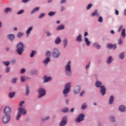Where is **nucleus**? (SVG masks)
<instances>
[{
    "instance_id": "1",
    "label": "nucleus",
    "mask_w": 126,
    "mask_h": 126,
    "mask_svg": "<svg viewBox=\"0 0 126 126\" xmlns=\"http://www.w3.org/2000/svg\"><path fill=\"white\" fill-rule=\"evenodd\" d=\"M27 114V111H26V110L22 107H19L18 108V113L17 114V117H16V120L18 121L19 119L20 118V117H21L22 115H26Z\"/></svg>"
},
{
    "instance_id": "2",
    "label": "nucleus",
    "mask_w": 126,
    "mask_h": 126,
    "mask_svg": "<svg viewBox=\"0 0 126 126\" xmlns=\"http://www.w3.org/2000/svg\"><path fill=\"white\" fill-rule=\"evenodd\" d=\"M23 48H24V45L22 42L19 43L17 45V52L18 55L22 54V53H23V51H24Z\"/></svg>"
},
{
    "instance_id": "3",
    "label": "nucleus",
    "mask_w": 126,
    "mask_h": 126,
    "mask_svg": "<svg viewBox=\"0 0 126 126\" xmlns=\"http://www.w3.org/2000/svg\"><path fill=\"white\" fill-rule=\"evenodd\" d=\"M70 61H69L65 66V72L68 76L71 75V69H70Z\"/></svg>"
},
{
    "instance_id": "4",
    "label": "nucleus",
    "mask_w": 126,
    "mask_h": 126,
    "mask_svg": "<svg viewBox=\"0 0 126 126\" xmlns=\"http://www.w3.org/2000/svg\"><path fill=\"white\" fill-rule=\"evenodd\" d=\"M70 86H71L70 83H68L65 85V88L63 91V94L64 95L65 97L67 96V93H69V91H70Z\"/></svg>"
},
{
    "instance_id": "5",
    "label": "nucleus",
    "mask_w": 126,
    "mask_h": 126,
    "mask_svg": "<svg viewBox=\"0 0 126 126\" xmlns=\"http://www.w3.org/2000/svg\"><path fill=\"white\" fill-rule=\"evenodd\" d=\"M10 121V115H4L2 119V123L5 125L7 124Z\"/></svg>"
},
{
    "instance_id": "6",
    "label": "nucleus",
    "mask_w": 126,
    "mask_h": 126,
    "mask_svg": "<svg viewBox=\"0 0 126 126\" xmlns=\"http://www.w3.org/2000/svg\"><path fill=\"white\" fill-rule=\"evenodd\" d=\"M38 93L39 94L38 98H41V97H43V96L46 95V91L44 89L41 88L39 89Z\"/></svg>"
},
{
    "instance_id": "7",
    "label": "nucleus",
    "mask_w": 126,
    "mask_h": 126,
    "mask_svg": "<svg viewBox=\"0 0 126 126\" xmlns=\"http://www.w3.org/2000/svg\"><path fill=\"white\" fill-rule=\"evenodd\" d=\"M3 113L5 115H9L11 113V108L8 106H6L3 109Z\"/></svg>"
},
{
    "instance_id": "8",
    "label": "nucleus",
    "mask_w": 126,
    "mask_h": 126,
    "mask_svg": "<svg viewBox=\"0 0 126 126\" xmlns=\"http://www.w3.org/2000/svg\"><path fill=\"white\" fill-rule=\"evenodd\" d=\"M60 56V52L57 49H54L53 52V58H55L56 59L57 58H59V56Z\"/></svg>"
},
{
    "instance_id": "9",
    "label": "nucleus",
    "mask_w": 126,
    "mask_h": 126,
    "mask_svg": "<svg viewBox=\"0 0 126 126\" xmlns=\"http://www.w3.org/2000/svg\"><path fill=\"white\" fill-rule=\"evenodd\" d=\"M66 119H67L66 117H64L62 119V121L60 123V126H65V125H66Z\"/></svg>"
},
{
    "instance_id": "10",
    "label": "nucleus",
    "mask_w": 126,
    "mask_h": 126,
    "mask_svg": "<svg viewBox=\"0 0 126 126\" xmlns=\"http://www.w3.org/2000/svg\"><path fill=\"white\" fill-rule=\"evenodd\" d=\"M84 120V115L81 114L79 115L78 118L76 119V121L78 123H79Z\"/></svg>"
},
{
    "instance_id": "11",
    "label": "nucleus",
    "mask_w": 126,
    "mask_h": 126,
    "mask_svg": "<svg viewBox=\"0 0 126 126\" xmlns=\"http://www.w3.org/2000/svg\"><path fill=\"white\" fill-rule=\"evenodd\" d=\"M100 93L102 96H104V95L106 94V88H105V86H102L100 87Z\"/></svg>"
},
{
    "instance_id": "12",
    "label": "nucleus",
    "mask_w": 126,
    "mask_h": 126,
    "mask_svg": "<svg viewBox=\"0 0 126 126\" xmlns=\"http://www.w3.org/2000/svg\"><path fill=\"white\" fill-rule=\"evenodd\" d=\"M107 47L108 48V49H113V50H115V49H117V45H113L112 43H109L107 44Z\"/></svg>"
},
{
    "instance_id": "13",
    "label": "nucleus",
    "mask_w": 126,
    "mask_h": 126,
    "mask_svg": "<svg viewBox=\"0 0 126 126\" xmlns=\"http://www.w3.org/2000/svg\"><path fill=\"white\" fill-rule=\"evenodd\" d=\"M80 87L79 86H77L75 88V90L74 91V93L75 94H77L80 92Z\"/></svg>"
},
{
    "instance_id": "14",
    "label": "nucleus",
    "mask_w": 126,
    "mask_h": 126,
    "mask_svg": "<svg viewBox=\"0 0 126 126\" xmlns=\"http://www.w3.org/2000/svg\"><path fill=\"white\" fill-rule=\"evenodd\" d=\"M7 38L11 41H12V40H14V38H15V36L13 34H10L7 35Z\"/></svg>"
},
{
    "instance_id": "15",
    "label": "nucleus",
    "mask_w": 126,
    "mask_h": 126,
    "mask_svg": "<svg viewBox=\"0 0 126 126\" xmlns=\"http://www.w3.org/2000/svg\"><path fill=\"white\" fill-rule=\"evenodd\" d=\"M32 29H33V27H31L27 30L26 34H27V37H28L29 36L30 32H31V31H32Z\"/></svg>"
},
{
    "instance_id": "16",
    "label": "nucleus",
    "mask_w": 126,
    "mask_h": 126,
    "mask_svg": "<svg viewBox=\"0 0 126 126\" xmlns=\"http://www.w3.org/2000/svg\"><path fill=\"white\" fill-rule=\"evenodd\" d=\"M44 82H48L49 80L52 79V78L51 77H47V76H45L44 77Z\"/></svg>"
},
{
    "instance_id": "17",
    "label": "nucleus",
    "mask_w": 126,
    "mask_h": 126,
    "mask_svg": "<svg viewBox=\"0 0 126 126\" xmlns=\"http://www.w3.org/2000/svg\"><path fill=\"white\" fill-rule=\"evenodd\" d=\"M113 102H114V96L111 95L109 98V105H112V104H113Z\"/></svg>"
},
{
    "instance_id": "18",
    "label": "nucleus",
    "mask_w": 126,
    "mask_h": 126,
    "mask_svg": "<svg viewBox=\"0 0 126 126\" xmlns=\"http://www.w3.org/2000/svg\"><path fill=\"white\" fill-rule=\"evenodd\" d=\"M85 42L86 43L87 46H90V41L87 38V37H85Z\"/></svg>"
},
{
    "instance_id": "19",
    "label": "nucleus",
    "mask_w": 126,
    "mask_h": 126,
    "mask_svg": "<svg viewBox=\"0 0 126 126\" xmlns=\"http://www.w3.org/2000/svg\"><path fill=\"white\" fill-rule=\"evenodd\" d=\"M15 95V92H12L9 93V98H13Z\"/></svg>"
},
{
    "instance_id": "20",
    "label": "nucleus",
    "mask_w": 126,
    "mask_h": 126,
    "mask_svg": "<svg viewBox=\"0 0 126 126\" xmlns=\"http://www.w3.org/2000/svg\"><path fill=\"white\" fill-rule=\"evenodd\" d=\"M99 16V14L98 13V10H95L92 14V16Z\"/></svg>"
},
{
    "instance_id": "21",
    "label": "nucleus",
    "mask_w": 126,
    "mask_h": 126,
    "mask_svg": "<svg viewBox=\"0 0 126 126\" xmlns=\"http://www.w3.org/2000/svg\"><path fill=\"white\" fill-rule=\"evenodd\" d=\"M119 111H120V112H125V111H126V108H125V106L123 105H121L119 107Z\"/></svg>"
},
{
    "instance_id": "22",
    "label": "nucleus",
    "mask_w": 126,
    "mask_h": 126,
    "mask_svg": "<svg viewBox=\"0 0 126 126\" xmlns=\"http://www.w3.org/2000/svg\"><path fill=\"white\" fill-rule=\"evenodd\" d=\"M81 34H79V36L77 37L76 40L78 42H82V38Z\"/></svg>"
},
{
    "instance_id": "23",
    "label": "nucleus",
    "mask_w": 126,
    "mask_h": 126,
    "mask_svg": "<svg viewBox=\"0 0 126 126\" xmlns=\"http://www.w3.org/2000/svg\"><path fill=\"white\" fill-rule=\"evenodd\" d=\"M50 58H47L43 61V63H44V64H45V65H47V64H48V63H49V62H50Z\"/></svg>"
},
{
    "instance_id": "24",
    "label": "nucleus",
    "mask_w": 126,
    "mask_h": 126,
    "mask_svg": "<svg viewBox=\"0 0 126 126\" xmlns=\"http://www.w3.org/2000/svg\"><path fill=\"white\" fill-rule=\"evenodd\" d=\"M40 9V8L39 7H36L34 8L31 12V14H32V13H34V12H36V11H38Z\"/></svg>"
},
{
    "instance_id": "25",
    "label": "nucleus",
    "mask_w": 126,
    "mask_h": 126,
    "mask_svg": "<svg viewBox=\"0 0 126 126\" xmlns=\"http://www.w3.org/2000/svg\"><path fill=\"white\" fill-rule=\"evenodd\" d=\"M63 29H64V26L63 25L59 26L57 28V30H63Z\"/></svg>"
},
{
    "instance_id": "26",
    "label": "nucleus",
    "mask_w": 126,
    "mask_h": 126,
    "mask_svg": "<svg viewBox=\"0 0 126 126\" xmlns=\"http://www.w3.org/2000/svg\"><path fill=\"white\" fill-rule=\"evenodd\" d=\"M112 61H113V58H112V57L110 56L108 59H107V63L108 64L111 63H112Z\"/></svg>"
},
{
    "instance_id": "27",
    "label": "nucleus",
    "mask_w": 126,
    "mask_h": 126,
    "mask_svg": "<svg viewBox=\"0 0 126 126\" xmlns=\"http://www.w3.org/2000/svg\"><path fill=\"white\" fill-rule=\"evenodd\" d=\"M61 38H60V37H57L56 40H55V43L57 44H59L60 43H61Z\"/></svg>"
},
{
    "instance_id": "28",
    "label": "nucleus",
    "mask_w": 126,
    "mask_h": 126,
    "mask_svg": "<svg viewBox=\"0 0 126 126\" xmlns=\"http://www.w3.org/2000/svg\"><path fill=\"white\" fill-rule=\"evenodd\" d=\"M101 85H102V83H101V82L100 81H96V82L95 83V86L96 87H100Z\"/></svg>"
},
{
    "instance_id": "29",
    "label": "nucleus",
    "mask_w": 126,
    "mask_h": 126,
    "mask_svg": "<svg viewBox=\"0 0 126 126\" xmlns=\"http://www.w3.org/2000/svg\"><path fill=\"white\" fill-rule=\"evenodd\" d=\"M121 35H122V37H126V29H123L122 30V32Z\"/></svg>"
},
{
    "instance_id": "30",
    "label": "nucleus",
    "mask_w": 126,
    "mask_h": 126,
    "mask_svg": "<svg viewBox=\"0 0 126 126\" xmlns=\"http://www.w3.org/2000/svg\"><path fill=\"white\" fill-rule=\"evenodd\" d=\"M11 10H12V9H11V8H6L5 9V13H7V12H10Z\"/></svg>"
},
{
    "instance_id": "31",
    "label": "nucleus",
    "mask_w": 126,
    "mask_h": 126,
    "mask_svg": "<svg viewBox=\"0 0 126 126\" xmlns=\"http://www.w3.org/2000/svg\"><path fill=\"white\" fill-rule=\"evenodd\" d=\"M119 58L120 59H121V60H123L125 58V53H122L119 55Z\"/></svg>"
},
{
    "instance_id": "32",
    "label": "nucleus",
    "mask_w": 126,
    "mask_h": 126,
    "mask_svg": "<svg viewBox=\"0 0 126 126\" xmlns=\"http://www.w3.org/2000/svg\"><path fill=\"white\" fill-rule=\"evenodd\" d=\"M26 95L28 96L29 95V87L28 86H26Z\"/></svg>"
},
{
    "instance_id": "33",
    "label": "nucleus",
    "mask_w": 126,
    "mask_h": 126,
    "mask_svg": "<svg viewBox=\"0 0 126 126\" xmlns=\"http://www.w3.org/2000/svg\"><path fill=\"white\" fill-rule=\"evenodd\" d=\"M94 46L95 47V48H96L97 49H100V48H101V46H100V45H98V44H97V43H94Z\"/></svg>"
},
{
    "instance_id": "34",
    "label": "nucleus",
    "mask_w": 126,
    "mask_h": 126,
    "mask_svg": "<svg viewBox=\"0 0 126 126\" xmlns=\"http://www.w3.org/2000/svg\"><path fill=\"white\" fill-rule=\"evenodd\" d=\"M23 35H24L23 32H19L17 35V37L18 38H20L22 37Z\"/></svg>"
},
{
    "instance_id": "35",
    "label": "nucleus",
    "mask_w": 126,
    "mask_h": 126,
    "mask_svg": "<svg viewBox=\"0 0 126 126\" xmlns=\"http://www.w3.org/2000/svg\"><path fill=\"white\" fill-rule=\"evenodd\" d=\"M35 54H36V51H32V53L30 55V57L31 58H33V57H34V55H35Z\"/></svg>"
},
{
    "instance_id": "36",
    "label": "nucleus",
    "mask_w": 126,
    "mask_h": 126,
    "mask_svg": "<svg viewBox=\"0 0 126 126\" xmlns=\"http://www.w3.org/2000/svg\"><path fill=\"white\" fill-rule=\"evenodd\" d=\"M69 110L68 108H64L63 109H62V112L63 113H67V112H68Z\"/></svg>"
},
{
    "instance_id": "37",
    "label": "nucleus",
    "mask_w": 126,
    "mask_h": 126,
    "mask_svg": "<svg viewBox=\"0 0 126 126\" xmlns=\"http://www.w3.org/2000/svg\"><path fill=\"white\" fill-rule=\"evenodd\" d=\"M118 45H122V44H123V40L122 39V38H120L118 40Z\"/></svg>"
},
{
    "instance_id": "38",
    "label": "nucleus",
    "mask_w": 126,
    "mask_h": 126,
    "mask_svg": "<svg viewBox=\"0 0 126 126\" xmlns=\"http://www.w3.org/2000/svg\"><path fill=\"white\" fill-rule=\"evenodd\" d=\"M87 107V105H86V103H84V104H83L82 105L81 109H82V110H84V109H86Z\"/></svg>"
},
{
    "instance_id": "39",
    "label": "nucleus",
    "mask_w": 126,
    "mask_h": 126,
    "mask_svg": "<svg viewBox=\"0 0 126 126\" xmlns=\"http://www.w3.org/2000/svg\"><path fill=\"white\" fill-rule=\"evenodd\" d=\"M63 43H64V48H65L66 47V45H67V40L66 39H64L63 40Z\"/></svg>"
},
{
    "instance_id": "40",
    "label": "nucleus",
    "mask_w": 126,
    "mask_h": 126,
    "mask_svg": "<svg viewBox=\"0 0 126 126\" xmlns=\"http://www.w3.org/2000/svg\"><path fill=\"white\" fill-rule=\"evenodd\" d=\"M55 14H56V12H50L48 13V15L49 16H53V15H55Z\"/></svg>"
},
{
    "instance_id": "41",
    "label": "nucleus",
    "mask_w": 126,
    "mask_h": 126,
    "mask_svg": "<svg viewBox=\"0 0 126 126\" xmlns=\"http://www.w3.org/2000/svg\"><path fill=\"white\" fill-rule=\"evenodd\" d=\"M3 63L6 65V66H8L9 65V62H3Z\"/></svg>"
},
{
    "instance_id": "42",
    "label": "nucleus",
    "mask_w": 126,
    "mask_h": 126,
    "mask_svg": "<svg viewBox=\"0 0 126 126\" xmlns=\"http://www.w3.org/2000/svg\"><path fill=\"white\" fill-rule=\"evenodd\" d=\"M46 56L48 57H51V52L48 51L46 52Z\"/></svg>"
},
{
    "instance_id": "43",
    "label": "nucleus",
    "mask_w": 126,
    "mask_h": 126,
    "mask_svg": "<svg viewBox=\"0 0 126 126\" xmlns=\"http://www.w3.org/2000/svg\"><path fill=\"white\" fill-rule=\"evenodd\" d=\"M98 22H103V18L102 17H99L98 19Z\"/></svg>"
},
{
    "instance_id": "44",
    "label": "nucleus",
    "mask_w": 126,
    "mask_h": 126,
    "mask_svg": "<svg viewBox=\"0 0 126 126\" xmlns=\"http://www.w3.org/2000/svg\"><path fill=\"white\" fill-rule=\"evenodd\" d=\"M91 7H92V4L90 3L87 7V9L88 10L89 9H90Z\"/></svg>"
},
{
    "instance_id": "45",
    "label": "nucleus",
    "mask_w": 126,
    "mask_h": 126,
    "mask_svg": "<svg viewBox=\"0 0 126 126\" xmlns=\"http://www.w3.org/2000/svg\"><path fill=\"white\" fill-rule=\"evenodd\" d=\"M25 102L24 101H21L19 102V106L20 107H22V105H23V104H24Z\"/></svg>"
},
{
    "instance_id": "46",
    "label": "nucleus",
    "mask_w": 126,
    "mask_h": 126,
    "mask_svg": "<svg viewBox=\"0 0 126 126\" xmlns=\"http://www.w3.org/2000/svg\"><path fill=\"white\" fill-rule=\"evenodd\" d=\"M21 80L22 82H24L25 81V76H23L21 77Z\"/></svg>"
},
{
    "instance_id": "47",
    "label": "nucleus",
    "mask_w": 126,
    "mask_h": 126,
    "mask_svg": "<svg viewBox=\"0 0 126 126\" xmlns=\"http://www.w3.org/2000/svg\"><path fill=\"white\" fill-rule=\"evenodd\" d=\"M23 12H24V10H20L17 12V14H22Z\"/></svg>"
},
{
    "instance_id": "48",
    "label": "nucleus",
    "mask_w": 126,
    "mask_h": 126,
    "mask_svg": "<svg viewBox=\"0 0 126 126\" xmlns=\"http://www.w3.org/2000/svg\"><path fill=\"white\" fill-rule=\"evenodd\" d=\"M17 80V79L16 78H13L12 80V83H16Z\"/></svg>"
},
{
    "instance_id": "49",
    "label": "nucleus",
    "mask_w": 126,
    "mask_h": 126,
    "mask_svg": "<svg viewBox=\"0 0 126 126\" xmlns=\"http://www.w3.org/2000/svg\"><path fill=\"white\" fill-rule=\"evenodd\" d=\"M45 16V13H42L40 14V16H39V18H42V17H44Z\"/></svg>"
},
{
    "instance_id": "50",
    "label": "nucleus",
    "mask_w": 126,
    "mask_h": 126,
    "mask_svg": "<svg viewBox=\"0 0 126 126\" xmlns=\"http://www.w3.org/2000/svg\"><path fill=\"white\" fill-rule=\"evenodd\" d=\"M85 93V92L84 91H83L82 92H81L80 94V96H81V97H82V96H83V95H84Z\"/></svg>"
},
{
    "instance_id": "51",
    "label": "nucleus",
    "mask_w": 126,
    "mask_h": 126,
    "mask_svg": "<svg viewBox=\"0 0 126 126\" xmlns=\"http://www.w3.org/2000/svg\"><path fill=\"white\" fill-rule=\"evenodd\" d=\"M16 60L15 59H13L11 61V63L12 64H14L15 63Z\"/></svg>"
},
{
    "instance_id": "52",
    "label": "nucleus",
    "mask_w": 126,
    "mask_h": 126,
    "mask_svg": "<svg viewBox=\"0 0 126 126\" xmlns=\"http://www.w3.org/2000/svg\"><path fill=\"white\" fill-rule=\"evenodd\" d=\"M110 120L111 122H115V118L113 116L110 117Z\"/></svg>"
},
{
    "instance_id": "53",
    "label": "nucleus",
    "mask_w": 126,
    "mask_h": 126,
    "mask_svg": "<svg viewBox=\"0 0 126 126\" xmlns=\"http://www.w3.org/2000/svg\"><path fill=\"white\" fill-rule=\"evenodd\" d=\"M89 67H90V62L89 63V64H88L86 66V69H88V68H89Z\"/></svg>"
},
{
    "instance_id": "54",
    "label": "nucleus",
    "mask_w": 126,
    "mask_h": 126,
    "mask_svg": "<svg viewBox=\"0 0 126 126\" xmlns=\"http://www.w3.org/2000/svg\"><path fill=\"white\" fill-rule=\"evenodd\" d=\"M24 72H25V69L24 68L22 69L21 70V73H24Z\"/></svg>"
},
{
    "instance_id": "55",
    "label": "nucleus",
    "mask_w": 126,
    "mask_h": 126,
    "mask_svg": "<svg viewBox=\"0 0 126 126\" xmlns=\"http://www.w3.org/2000/svg\"><path fill=\"white\" fill-rule=\"evenodd\" d=\"M119 10H115V14H116V15H119Z\"/></svg>"
},
{
    "instance_id": "56",
    "label": "nucleus",
    "mask_w": 126,
    "mask_h": 126,
    "mask_svg": "<svg viewBox=\"0 0 126 126\" xmlns=\"http://www.w3.org/2000/svg\"><path fill=\"white\" fill-rule=\"evenodd\" d=\"M30 0H22L23 2H25V3H26V2H28Z\"/></svg>"
},
{
    "instance_id": "57",
    "label": "nucleus",
    "mask_w": 126,
    "mask_h": 126,
    "mask_svg": "<svg viewBox=\"0 0 126 126\" xmlns=\"http://www.w3.org/2000/svg\"><path fill=\"white\" fill-rule=\"evenodd\" d=\"M47 36H48V37L49 36H51V35H52V33H51V32H47Z\"/></svg>"
},
{
    "instance_id": "58",
    "label": "nucleus",
    "mask_w": 126,
    "mask_h": 126,
    "mask_svg": "<svg viewBox=\"0 0 126 126\" xmlns=\"http://www.w3.org/2000/svg\"><path fill=\"white\" fill-rule=\"evenodd\" d=\"M122 29H123V26H121L120 27H119V32H120V31H121V30H122Z\"/></svg>"
},
{
    "instance_id": "59",
    "label": "nucleus",
    "mask_w": 126,
    "mask_h": 126,
    "mask_svg": "<svg viewBox=\"0 0 126 126\" xmlns=\"http://www.w3.org/2000/svg\"><path fill=\"white\" fill-rule=\"evenodd\" d=\"M6 72H9V67H7L6 69Z\"/></svg>"
},
{
    "instance_id": "60",
    "label": "nucleus",
    "mask_w": 126,
    "mask_h": 126,
    "mask_svg": "<svg viewBox=\"0 0 126 126\" xmlns=\"http://www.w3.org/2000/svg\"><path fill=\"white\" fill-rule=\"evenodd\" d=\"M66 0H62L61 2V3H64L65 2Z\"/></svg>"
},
{
    "instance_id": "61",
    "label": "nucleus",
    "mask_w": 126,
    "mask_h": 126,
    "mask_svg": "<svg viewBox=\"0 0 126 126\" xmlns=\"http://www.w3.org/2000/svg\"><path fill=\"white\" fill-rule=\"evenodd\" d=\"M50 119V117L47 116L46 118L44 119V121H47V120H49Z\"/></svg>"
},
{
    "instance_id": "62",
    "label": "nucleus",
    "mask_w": 126,
    "mask_h": 126,
    "mask_svg": "<svg viewBox=\"0 0 126 126\" xmlns=\"http://www.w3.org/2000/svg\"><path fill=\"white\" fill-rule=\"evenodd\" d=\"M69 102V99H66V101H65V103H66V104H68V102Z\"/></svg>"
},
{
    "instance_id": "63",
    "label": "nucleus",
    "mask_w": 126,
    "mask_h": 126,
    "mask_svg": "<svg viewBox=\"0 0 126 126\" xmlns=\"http://www.w3.org/2000/svg\"><path fill=\"white\" fill-rule=\"evenodd\" d=\"M110 32L112 33V34H115V31H114V30H111Z\"/></svg>"
},
{
    "instance_id": "64",
    "label": "nucleus",
    "mask_w": 126,
    "mask_h": 126,
    "mask_svg": "<svg viewBox=\"0 0 126 126\" xmlns=\"http://www.w3.org/2000/svg\"><path fill=\"white\" fill-rule=\"evenodd\" d=\"M87 35H88V32H85L84 36L86 37V36H87Z\"/></svg>"
}]
</instances>
